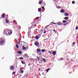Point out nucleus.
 I'll list each match as a JSON object with an SVG mask.
<instances>
[{
  "label": "nucleus",
  "instance_id": "obj_1",
  "mask_svg": "<svg viewBox=\"0 0 78 78\" xmlns=\"http://www.w3.org/2000/svg\"><path fill=\"white\" fill-rule=\"evenodd\" d=\"M3 34L6 36H9L12 34V32L8 29H5L3 31Z\"/></svg>",
  "mask_w": 78,
  "mask_h": 78
},
{
  "label": "nucleus",
  "instance_id": "obj_2",
  "mask_svg": "<svg viewBox=\"0 0 78 78\" xmlns=\"http://www.w3.org/2000/svg\"><path fill=\"white\" fill-rule=\"evenodd\" d=\"M41 51V49L39 48H38L37 50V53L38 55H41V53H40Z\"/></svg>",
  "mask_w": 78,
  "mask_h": 78
},
{
  "label": "nucleus",
  "instance_id": "obj_3",
  "mask_svg": "<svg viewBox=\"0 0 78 78\" xmlns=\"http://www.w3.org/2000/svg\"><path fill=\"white\" fill-rule=\"evenodd\" d=\"M5 43V40H2L1 41H0V45H3V44Z\"/></svg>",
  "mask_w": 78,
  "mask_h": 78
},
{
  "label": "nucleus",
  "instance_id": "obj_4",
  "mask_svg": "<svg viewBox=\"0 0 78 78\" xmlns=\"http://www.w3.org/2000/svg\"><path fill=\"white\" fill-rule=\"evenodd\" d=\"M34 44L37 47H38V45H39V42H37V41H36L34 43Z\"/></svg>",
  "mask_w": 78,
  "mask_h": 78
},
{
  "label": "nucleus",
  "instance_id": "obj_5",
  "mask_svg": "<svg viewBox=\"0 0 78 78\" xmlns=\"http://www.w3.org/2000/svg\"><path fill=\"white\" fill-rule=\"evenodd\" d=\"M58 24V25H63V24L60 21H58L57 23Z\"/></svg>",
  "mask_w": 78,
  "mask_h": 78
},
{
  "label": "nucleus",
  "instance_id": "obj_6",
  "mask_svg": "<svg viewBox=\"0 0 78 78\" xmlns=\"http://www.w3.org/2000/svg\"><path fill=\"white\" fill-rule=\"evenodd\" d=\"M22 48L23 50H25V49H27V48H28V46H27L26 47H25V46H22Z\"/></svg>",
  "mask_w": 78,
  "mask_h": 78
},
{
  "label": "nucleus",
  "instance_id": "obj_7",
  "mask_svg": "<svg viewBox=\"0 0 78 78\" xmlns=\"http://www.w3.org/2000/svg\"><path fill=\"white\" fill-rule=\"evenodd\" d=\"M14 69V66H11L10 68V69L11 70H13Z\"/></svg>",
  "mask_w": 78,
  "mask_h": 78
},
{
  "label": "nucleus",
  "instance_id": "obj_8",
  "mask_svg": "<svg viewBox=\"0 0 78 78\" xmlns=\"http://www.w3.org/2000/svg\"><path fill=\"white\" fill-rule=\"evenodd\" d=\"M42 60L43 62H47V61L46 60V59L45 58H42Z\"/></svg>",
  "mask_w": 78,
  "mask_h": 78
},
{
  "label": "nucleus",
  "instance_id": "obj_9",
  "mask_svg": "<svg viewBox=\"0 0 78 78\" xmlns=\"http://www.w3.org/2000/svg\"><path fill=\"white\" fill-rule=\"evenodd\" d=\"M30 33H31V30H29V31L27 33L28 36H30Z\"/></svg>",
  "mask_w": 78,
  "mask_h": 78
},
{
  "label": "nucleus",
  "instance_id": "obj_10",
  "mask_svg": "<svg viewBox=\"0 0 78 78\" xmlns=\"http://www.w3.org/2000/svg\"><path fill=\"white\" fill-rule=\"evenodd\" d=\"M17 53L19 54V55H21L22 53V52L21 51H19L18 52H17Z\"/></svg>",
  "mask_w": 78,
  "mask_h": 78
},
{
  "label": "nucleus",
  "instance_id": "obj_11",
  "mask_svg": "<svg viewBox=\"0 0 78 78\" xmlns=\"http://www.w3.org/2000/svg\"><path fill=\"white\" fill-rule=\"evenodd\" d=\"M52 54L53 55H55L56 54V51H53L52 52Z\"/></svg>",
  "mask_w": 78,
  "mask_h": 78
},
{
  "label": "nucleus",
  "instance_id": "obj_12",
  "mask_svg": "<svg viewBox=\"0 0 78 78\" xmlns=\"http://www.w3.org/2000/svg\"><path fill=\"white\" fill-rule=\"evenodd\" d=\"M35 37L36 39H39V37L38 36H36Z\"/></svg>",
  "mask_w": 78,
  "mask_h": 78
},
{
  "label": "nucleus",
  "instance_id": "obj_13",
  "mask_svg": "<svg viewBox=\"0 0 78 78\" xmlns=\"http://www.w3.org/2000/svg\"><path fill=\"white\" fill-rule=\"evenodd\" d=\"M24 76L26 78H28V74H25Z\"/></svg>",
  "mask_w": 78,
  "mask_h": 78
},
{
  "label": "nucleus",
  "instance_id": "obj_14",
  "mask_svg": "<svg viewBox=\"0 0 78 78\" xmlns=\"http://www.w3.org/2000/svg\"><path fill=\"white\" fill-rule=\"evenodd\" d=\"M42 11V9L41 8H39L38 9V12H41Z\"/></svg>",
  "mask_w": 78,
  "mask_h": 78
},
{
  "label": "nucleus",
  "instance_id": "obj_15",
  "mask_svg": "<svg viewBox=\"0 0 78 78\" xmlns=\"http://www.w3.org/2000/svg\"><path fill=\"white\" fill-rule=\"evenodd\" d=\"M41 51H42V53H44L45 51V50L42 49L41 50Z\"/></svg>",
  "mask_w": 78,
  "mask_h": 78
},
{
  "label": "nucleus",
  "instance_id": "obj_16",
  "mask_svg": "<svg viewBox=\"0 0 78 78\" xmlns=\"http://www.w3.org/2000/svg\"><path fill=\"white\" fill-rule=\"evenodd\" d=\"M21 43V45H23V44H25V43H26V42L24 41H22Z\"/></svg>",
  "mask_w": 78,
  "mask_h": 78
},
{
  "label": "nucleus",
  "instance_id": "obj_17",
  "mask_svg": "<svg viewBox=\"0 0 78 78\" xmlns=\"http://www.w3.org/2000/svg\"><path fill=\"white\" fill-rule=\"evenodd\" d=\"M5 13H3L2 15V17H5Z\"/></svg>",
  "mask_w": 78,
  "mask_h": 78
},
{
  "label": "nucleus",
  "instance_id": "obj_18",
  "mask_svg": "<svg viewBox=\"0 0 78 78\" xmlns=\"http://www.w3.org/2000/svg\"><path fill=\"white\" fill-rule=\"evenodd\" d=\"M50 27V25H48V26H45L44 28V29H46V28H47V27Z\"/></svg>",
  "mask_w": 78,
  "mask_h": 78
},
{
  "label": "nucleus",
  "instance_id": "obj_19",
  "mask_svg": "<svg viewBox=\"0 0 78 78\" xmlns=\"http://www.w3.org/2000/svg\"><path fill=\"white\" fill-rule=\"evenodd\" d=\"M63 23H67V21L63 20Z\"/></svg>",
  "mask_w": 78,
  "mask_h": 78
},
{
  "label": "nucleus",
  "instance_id": "obj_20",
  "mask_svg": "<svg viewBox=\"0 0 78 78\" xmlns=\"http://www.w3.org/2000/svg\"><path fill=\"white\" fill-rule=\"evenodd\" d=\"M69 13H65V16H69Z\"/></svg>",
  "mask_w": 78,
  "mask_h": 78
},
{
  "label": "nucleus",
  "instance_id": "obj_21",
  "mask_svg": "<svg viewBox=\"0 0 78 78\" xmlns=\"http://www.w3.org/2000/svg\"><path fill=\"white\" fill-rule=\"evenodd\" d=\"M65 20H68V17H66L64 18Z\"/></svg>",
  "mask_w": 78,
  "mask_h": 78
},
{
  "label": "nucleus",
  "instance_id": "obj_22",
  "mask_svg": "<svg viewBox=\"0 0 78 78\" xmlns=\"http://www.w3.org/2000/svg\"><path fill=\"white\" fill-rule=\"evenodd\" d=\"M16 47L17 48H19V45H18V44H16Z\"/></svg>",
  "mask_w": 78,
  "mask_h": 78
},
{
  "label": "nucleus",
  "instance_id": "obj_23",
  "mask_svg": "<svg viewBox=\"0 0 78 78\" xmlns=\"http://www.w3.org/2000/svg\"><path fill=\"white\" fill-rule=\"evenodd\" d=\"M23 70H20V73H23Z\"/></svg>",
  "mask_w": 78,
  "mask_h": 78
},
{
  "label": "nucleus",
  "instance_id": "obj_24",
  "mask_svg": "<svg viewBox=\"0 0 78 78\" xmlns=\"http://www.w3.org/2000/svg\"><path fill=\"white\" fill-rule=\"evenodd\" d=\"M42 1H40L39 2V3L40 5H41V4H42Z\"/></svg>",
  "mask_w": 78,
  "mask_h": 78
},
{
  "label": "nucleus",
  "instance_id": "obj_25",
  "mask_svg": "<svg viewBox=\"0 0 78 78\" xmlns=\"http://www.w3.org/2000/svg\"><path fill=\"white\" fill-rule=\"evenodd\" d=\"M5 21L6 23H8V20L6 19Z\"/></svg>",
  "mask_w": 78,
  "mask_h": 78
},
{
  "label": "nucleus",
  "instance_id": "obj_26",
  "mask_svg": "<svg viewBox=\"0 0 78 78\" xmlns=\"http://www.w3.org/2000/svg\"><path fill=\"white\" fill-rule=\"evenodd\" d=\"M37 36H38L39 37V38H40V37H41V34H39Z\"/></svg>",
  "mask_w": 78,
  "mask_h": 78
},
{
  "label": "nucleus",
  "instance_id": "obj_27",
  "mask_svg": "<svg viewBox=\"0 0 78 78\" xmlns=\"http://www.w3.org/2000/svg\"><path fill=\"white\" fill-rule=\"evenodd\" d=\"M61 12H64V10L63 9H61Z\"/></svg>",
  "mask_w": 78,
  "mask_h": 78
},
{
  "label": "nucleus",
  "instance_id": "obj_28",
  "mask_svg": "<svg viewBox=\"0 0 78 78\" xmlns=\"http://www.w3.org/2000/svg\"><path fill=\"white\" fill-rule=\"evenodd\" d=\"M19 59H23V58L21 57L20 58H19Z\"/></svg>",
  "mask_w": 78,
  "mask_h": 78
},
{
  "label": "nucleus",
  "instance_id": "obj_29",
  "mask_svg": "<svg viewBox=\"0 0 78 78\" xmlns=\"http://www.w3.org/2000/svg\"><path fill=\"white\" fill-rule=\"evenodd\" d=\"M24 56H27V57H28V55L27 54H25L24 55Z\"/></svg>",
  "mask_w": 78,
  "mask_h": 78
},
{
  "label": "nucleus",
  "instance_id": "obj_30",
  "mask_svg": "<svg viewBox=\"0 0 78 78\" xmlns=\"http://www.w3.org/2000/svg\"><path fill=\"white\" fill-rule=\"evenodd\" d=\"M37 21H34L32 23H31V24H34L35 22H36Z\"/></svg>",
  "mask_w": 78,
  "mask_h": 78
},
{
  "label": "nucleus",
  "instance_id": "obj_31",
  "mask_svg": "<svg viewBox=\"0 0 78 78\" xmlns=\"http://www.w3.org/2000/svg\"><path fill=\"white\" fill-rule=\"evenodd\" d=\"M78 27L77 26H76V30H78Z\"/></svg>",
  "mask_w": 78,
  "mask_h": 78
},
{
  "label": "nucleus",
  "instance_id": "obj_32",
  "mask_svg": "<svg viewBox=\"0 0 78 78\" xmlns=\"http://www.w3.org/2000/svg\"><path fill=\"white\" fill-rule=\"evenodd\" d=\"M61 7H60V6H58L57 7V8H58V9H60V8H61Z\"/></svg>",
  "mask_w": 78,
  "mask_h": 78
},
{
  "label": "nucleus",
  "instance_id": "obj_33",
  "mask_svg": "<svg viewBox=\"0 0 78 78\" xmlns=\"http://www.w3.org/2000/svg\"><path fill=\"white\" fill-rule=\"evenodd\" d=\"M75 3V1H72V4H74V3Z\"/></svg>",
  "mask_w": 78,
  "mask_h": 78
},
{
  "label": "nucleus",
  "instance_id": "obj_34",
  "mask_svg": "<svg viewBox=\"0 0 78 78\" xmlns=\"http://www.w3.org/2000/svg\"><path fill=\"white\" fill-rule=\"evenodd\" d=\"M37 58L38 61H39V59H40V58H39V57H37Z\"/></svg>",
  "mask_w": 78,
  "mask_h": 78
},
{
  "label": "nucleus",
  "instance_id": "obj_35",
  "mask_svg": "<svg viewBox=\"0 0 78 78\" xmlns=\"http://www.w3.org/2000/svg\"><path fill=\"white\" fill-rule=\"evenodd\" d=\"M21 63H22L23 64H25V63L23 61L21 62Z\"/></svg>",
  "mask_w": 78,
  "mask_h": 78
},
{
  "label": "nucleus",
  "instance_id": "obj_36",
  "mask_svg": "<svg viewBox=\"0 0 78 78\" xmlns=\"http://www.w3.org/2000/svg\"><path fill=\"white\" fill-rule=\"evenodd\" d=\"M15 74H16V73H15V72H13L12 73V74H13V75H15Z\"/></svg>",
  "mask_w": 78,
  "mask_h": 78
},
{
  "label": "nucleus",
  "instance_id": "obj_37",
  "mask_svg": "<svg viewBox=\"0 0 78 78\" xmlns=\"http://www.w3.org/2000/svg\"><path fill=\"white\" fill-rule=\"evenodd\" d=\"M67 23H65L63 25H64V26H66V25H67Z\"/></svg>",
  "mask_w": 78,
  "mask_h": 78
},
{
  "label": "nucleus",
  "instance_id": "obj_38",
  "mask_svg": "<svg viewBox=\"0 0 78 78\" xmlns=\"http://www.w3.org/2000/svg\"><path fill=\"white\" fill-rule=\"evenodd\" d=\"M53 31H54V32H55V33H56V30H55V29H54L53 30Z\"/></svg>",
  "mask_w": 78,
  "mask_h": 78
},
{
  "label": "nucleus",
  "instance_id": "obj_39",
  "mask_svg": "<svg viewBox=\"0 0 78 78\" xmlns=\"http://www.w3.org/2000/svg\"><path fill=\"white\" fill-rule=\"evenodd\" d=\"M75 42H73V45H75Z\"/></svg>",
  "mask_w": 78,
  "mask_h": 78
},
{
  "label": "nucleus",
  "instance_id": "obj_40",
  "mask_svg": "<svg viewBox=\"0 0 78 78\" xmlns=\"http://www.w3.org/2000/svg\"><path fill=\"white\" fill-rule=\"evenodd\" d=\"M44 34H45V33H46V31H44Z\"/></svg>",
  "mask_w": 78,
  "mask_h": 78
},
{
  "label": "nucleus",
  "instance_id": "obj_41",
  "mask_svg": "<svg viewBox=\"0 0 78 78\" xmlns=\"http://www.w3.org/2000/svg\"><path fill=\"white\" fill-rule=\"evenodd\" d=\"M61 60H63V58H61V59H59V60H60V61H61Z\"/></svg>",
  "mask_w": 78,
  "mask_h": 78
},
{
  "label": "nucleus",
  "instance_id": "obj_42",
  "mask_svg": "<svg viewBox=\"0 0 78 78\" xmlns=\"http://www.w3.org/2000/svg\"><path fill=\"white\" fill-rule=\"evenodd\" d=\"M20 44V42L19 41V42H18V44Z\"/></svg>",
  "mask_w": 78,
  "mask_h": 78
},
{
  "label": "nucleus",
  "instance_id": "obj_43",
  "mask_svg": "<svg viewBox=\"0 0 78 78\" xmlns=\"http://www.w3.org/2000/svg\"><path fill=\"white\" fill-rule=\"evenodd\" d=\"M33 28V27H29V28H30V30H31V28Z\"/></svg>",
  "mask_w": 78,
  "mask_h": 78
},
{
  "label": "nucleus",
  "instance_id": "obj_44",
  "mask_svg": "<svg viewBox=\"0 0 78 78\" xmlns=\"http://www.w3.org/2000/svg\"><path fill=\"white\" fill-rule=\"evenodd\" d=\"M37 19H39V17H37Z\"/></svg>",
  "mask_w": 78,
  "mask_h": 78
},
{
  "label": "nucleus",
  "instance_id": "obj_45",
  "mask_svg": "<svg viewBox=\"0 0 78 78\" xmlns=\"http://www.w3.org/2000/svg\"><path fill=\"white\" fill-rule=\"evenodd\" d=\"M48 69H47V70H46V73H47V72H48Z\"/></svg>",
  "mask_w": 78,
  "mask_h": 78
},
{
  "label": "nucleus",
  "instance_id": "obj_46",
  "mask_svg": "<svg viewBox=\"0 0 78 78\" xmlns=\"http://www.w3.org/2000/svg\"><path fill=\"white\" fill-rule=\"evenodd\" d=\"M44 8H45V7H44V6H42V9H44Z\"/></svg>",
  "mask_w": 78,
  "mask_h": 78
},
{
  "label": "nucleus",
  "instance_id": "obj_47",
  "mask_svg": "<svg viewBox=\"0 0 78 78\" xmlns=\"http://www.w3.org/2000/svg\"><path fill=\"white\" fill-rule=\"evenodd\" d=\"M48 53H49L50 54H51V51H49Z\"/></svg>",
  "mask_w": 78,
  "mask_h": 78
},
{
  "label": "nucleus",
  "instance_id": "obj_48",
  "mask_svg": "<svg viewBox=\"0 0 78 78\" xmlns=\"http://www.w3.org/2000/svg\"><path fill=\"white\" fill-rule=\"evenodd\" d=\"M50 69V68H48V69L47 70H48V71H49V70Z\"/></svg>",
  "mask_w": 78,
  "mask_h": 78
},
{
  "label": "nucleus",
  "instance_id": "obj_49",
  "mask_svg": "<svg viewBox=\"0 0 78 78\" xmlns=\"http://www.w3.org/2000/svg\"><path fill=\"white\" fill-rule=\"evenodd\" d=\"M13 22H14V23H15V22H16V20H14Z\"/></svg>",
  "mask_w": 78,
  "mask_h": 78
},
{
  "label": "nucleus",
  "instance_id": "obj_50",
  "mask_svg": "<svg viewBox=\"0 0 78 78\" xmlns=\"http://www.w3.org/2000/svg\"><path fill=\"white\" fill-rule=\"evenodd\" d=\"M36 30V31H37V30H38V31H39V29H36V30Z\"/></svg>",
  "mask_w": 78,
  "mask_h": 78
},
{
  "label": "nucleus",
  "instance_id": "obj_51",
  "mask_svg": "<svg viewBox=\"0 0 78 78\" xmlns=\"http://www.w3.org/2000/svg\"><path fill=\"white\" fill-rule=\"evenodd\" d=\"M41 32H43V30L42 29V30H41Z\"/></svg>",
  "mask_w": 78,
  "mask_h": 78
},
{
  "label": "nucleus",
  "instance_id": "obj_52",
  "mask_svg": "<svg viewBox=\"0 0 78 78\" xmlns=\"http://www.w3.org/2000/svg\"><path fill=\"white\" fill-rule=\"evenodd\" d=\"M19 27L20 28V29H19L20 30V29H21V27H20V26H19Z\"/></svg>",
  "mask_w": 78,
  "mask_h": 78
},
{
  "label": "nucleus",
  "instance_id": "obj_53",
  "mask_svg": "<svg viewBox=\"0 0 78 78\" xmlns=\"http://www.w3.org/2000/svg\"><path fill=\"white\" fill-rule=\"evenodd\" d=\"M41 68L39 69H38V71H39L41 70Z\"/></svg>",
  "mask_w": 78,
  "mask_h": 78
},
{
  "label": "nucleus",
  "instance_id": "obj_54",
  "mask_svg": "<svg viewBox=\"0 0 78 78\" xmlns=\"http://www.w3.org/2000/svg\"><path fill=\"white\" fill-rule=\"evenodd\" d=\"M34 26L35 27H37V26L35 25H34Z\"/></svg>",
  "mask_w": 78,
  "mask_h": 78
},
{
  "label": "nucleus",
  "instance_id": "obj_55",
  "mask_svg": "<svg viewBox=\"0 0 78 78\" xmlns=\"http://www.w3.org/2000/svg\"><path fill=\"white\" fill-rule=\"evenodd\" d=\"M71 61H74V60H71Z\"/></svg>",
  "mask_w": 78,
  "mask_h": 78
},
{
  "label": "nucleus",
  "instance_id": "obj_56",
  "mask_svg": "<svg viewBox=\"0 0 78 78\" xmlns=\"http://www.w3.org/2000/svg\"><path fill=\"white\" fill-rule=\"evenodd\" d=\"M30 64H28V66H30Z\"/></svg>",
  "mask_w": 78,
  "mask_h": 78
},
{
  "label": "nucleus",
  "instance_id": "obj_57",
  "mask_svg": "<svg viewBox=\"0 0 78 78\" xmlns=\"http://www.w3.org/2000/svg\"><path fill=\"white\" fill-rule=\"evenodd\" d=\"M53 25V24L51 23L49 24V25Z\"/></svg>",
  "mask_w": 78,
  "mask_h": 78
},
{
  "label": "nucleus",
  "instance_id": "obj_58",
  "mask_svg": "<svg viewBox=\"0 0 78 78\" xmlns=\"http://www.w3.org/2000/svg\"><path fill=\"white\" fill-rule=\"evenodd\" d=\"M22 68H20V70H22Z\"/></svg>",
  "mask_w": 78,
  "mask_h": 78
},
{
  "label": "nucleus",
  "instance_id": "obj_59",
  "mask_svg": "<svg viewBox=\"0 0 78 78\" xmlns=\"http://www.w3.org/2000/svg\"><path fill=\"white\" fill-rule=\"evenodd\" d=\"M39 74H40L39 76H41V74L40 73H39Z\"/></svg>",
  "mask_w": 78,
  "mask_h": 78
},
{
  "label": "nucleus",
  "instance_id": "obj_60",
  "mask_svg": "<svg viewBox=\"0 0 78 78\" xmlns=\"http://www.w3.org/2000/svg\"><path fill=\"white\" fill-rule=\"evenodd\" d=\"M55 23L53 22V24H54V25H55Z\"/></svg>",
  "mask_w": 78,
  "mask_h": 78
},
{
  "label": "nucleus",
  "instance_id": "obj_61",
  "mask_svg": "<svg viewBox=\"0 0 78 78\" xmlns=\"http://www.w3.org/2000/svg\"><path fill=\"white\" fill-rule=\"evenodd\" d=\"M51 23H53V22H51Z\"/></svg>",
  "mask_w": 78,
  "mask_h": 78
},
{
  "label": "nucleus",
  "instance_id": "obj_62",
  "mask_svg": "<svg viewBox=\"0 0 78 78\" xmlns=\"http://www.w3.org/2000/svg\"><path fill=\"white\" fill-rule=\"evenodd\" d=\"M57 23H55L54 25L56 24Z\"/></svg>",
  "mask_w": 78,
  "mask_h": 78
},
{
  "label": "nucleus",
  "instance_id": "obj_63",
  "mask_svg": "<svg viewBox=\"0 0 78 78\" xmlns=\"http://www.w3.org/2000/svg\"><path fill=\"white\" fill-rule=\"evenodd\" d=\"M36 31V30H34V31Z\"/></svg>",
  "mask_w": 78,
  "mask_h": 78
},
{
  "label": "nucleus",
  "instance_id": "obj_64",
  "mask_svg": "<svg viewBox=\"0 0 78 78\" xmlns=\"http://www.w3.org/2000/svg\"><path fill=\"white\" fill-rule=\"evenodd\" d=\"M45 58H48V57H46Z\"/></svg>",
  "mask_w": 78,
  "mask_h": 78
}]
</instances>
